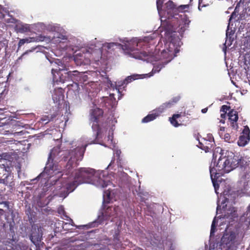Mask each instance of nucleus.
<instances>
[{
	"instance_id": "nucleus-31",
	"label": "nucleus",
	"mask_w": 250,
	"mask_h": 250,
	"mask_svg": "<svg viewBox=\"0 0 250 250\" xmlns=\"http://www.w3.org/2000/svg\"><path fill=\"white\" fill-rule=\"evenodd\" d=\"M215 218L213 219L210 229V235H213L215 231Z\"/></svg>"
},
{
	"instance_id": "nucleus-8",
	"label": "nucleus",
	"mask_w": 250,
	"mask_h": 250,
	"mask_svg": "<svg viewBox=\"0 0 250 250\" xmlns=\"http://www.w3.org/2000/svg\"><path fill=\"white\" fill-rule=\"evenodd\" d=\"M65 74L64 79L60 76V81L64 83L65 81L71 80L73 82V84H72V87H74L75 89L77 90L79 88V84L78 83L74 82V81H78L80 78V73L77 70L75 71H69L64 73Z\"/></svg>"
},
{
	"instance_id": "nucleus-22",
	"label": "nucleus",
	"mask_w": 250,
	"mask_h": 250,
	"mask_svg": "<svg viewBox=\"0 0 250 250\" xmlns=\"http://www.w3.org/2000/svg\"><path fill=\"white\" fill-rule=\"evenodd\" d=\"M224 139L226 142L231 143H233L236 139V138L235 136H231L229 133H225L224 135Z\"/></svg>"
},
{
	"instance_id": "nucleus-45",
	"label": "nucleus",
	"mask_w": 250,
	"mask_h": 250,
	"mask_svg": "<svg viewBox=\"0 0 250 250\" xmlns=\"http://www.w3.org/2000/svg\"><path fill=\"white\" fill-rule=\"evenodd\" d=\"M225 130V127H223V126L221 127L220 128V130L221 131H224Z\"/></svg>"
},
{
	"instance_id": "nucleus-26",
	"label": "nucleus",
	"mask_w": 250,
	"mask_h": 250,
	"mask_svg": "<svg viewBox=\"0 0 250 250\" xmlns=\"http://www.w3.org/2000/svg\"><path fill=\"white\" fill-rule=\"evenodd\" d=\"M30 240L35 244H39V242L41 241V237L40 235H34L33 233H32L30 236Z\"/></svg>"
},
{
	"instance_id": "nucleus-23",
	"label": "nucleus",
	"mask_w": 250,
	"mask_h": 250,
	"mask_svg": "<svg viewBox=\"0 0 250 250\" xmlns=\"http://www.w3.org/2000/svg\"><path fill=\"white\" fill-rule=\"evenodd\" d=\"M16 29L18 32L23 33L27 32L29 30V27L23 24H17L16 25Z\"/></svg>"
},
{
	"instance_id": "nucleus-44",
	"label": "nucleus",
	"mask_w": 250,
	"mask_h": 250,
	"mask_svg": "<svg viewBox=\"0 0 250 250\" xmlns=\"http://www.w3.org/2000/svg\"><path fill=\"white\" fill-rule=\"evenodd\" d=\"M53 250H65L63 248H61L60 247H56Z\"/></svg>"
},
{
	"instance_id": "nucleus-17",
	"label": "nucleus",
	"mask_w": 250,
	"mask_h": 250,
	"mask_svg": "<svg viewBox=\"0 0 250 250\" xmlns=\"http://www.w3.org/2000/svg\"><path fill=\"white\" fill-rule=\"evenodd\" d=\"M159 116V114L156 112L148 114L142 119V123H146L155 119Z\"/></svg>"
},
{
	"instance_id": "nucleus-11",
	"label": "nucleus",
	"mask_w": 250,
	"mask_h": 250,
	"mask_svg": "<svg viewBox=\"0 0 250 250\" xmlns=\"http://www.w3.org/2000/svg\"><path fill=\"white\" fill-rule=\"evenodd\" d=\"M64 90L62 88L55 89L52 95V99L55 103H56L58 106L62 104L64 102Z\"/></svg>"
},
{
	"instance_id": "nucleus-51",
	"label": "nucleus",
	"mask_w": 250,
	"mask_h": 250,
	"mask_svg": "<svg viewBox=\"0 0 250 250\" xmlns=\"http://www.w3.org/2000/svg\"><path fill=\"white\" fill-rule=\"evenodd\" d=\"M220 122H221L222 123H223V124H224V123H225V120H221L220 121Z\"/></svg>"
},
{
	"instance_id": "nucleus-35",
	"label": "nucleus",
	"mask_w": 250,
	"mask_h": 250,
	"mask_svg": "<svg viewBox=\"0 0 250 250\" xmlns=\"http://www.w3.org/2000/svg\"><path fill=\"white\" fill-rule=\"evenodd\" d=\"M50 119H49L48 116H44L41 119V121L42 124H46L48 122L50 121Z\"/></svg>"
},
{
	"instance_id": "nucleus-32",
	"label": "nucleus",
	"mask_w": 250,
	"mask_h": 250,
	"mask_svg": "<svg viewBox=\"0 0 250 250\" xmlns=\"http://www.w3.org/2000/svg\"><path fill=\"white\" fill-rule=\"evenodd\" d=\"M136 79V78H135L134 76H128L124 80V83L127 84V83H130L133 80H135Z\"/></svg>"
},
{
	"instance_id": "nucleus-7",
	"label": "nucleus",
	"mask_w": 250,
	"mask_h": 250,
	"mask_svg": "<svg viewBox=\"0 0 250 250\" xmlns=\"http://www.w3.org/2000/svg\"><path fill=\"white\" fill-rule=\"evenodd\" d=\"M238 234L233 231L225 233L221 240V246L226 248V250H236L238 243L237 240Z\"/></svg>"
},
{
	"instance_id": "nucleus-6",
	"label": "nucleus",
	"mask_w": 250,
	"mask_h": 250,
	"mask_svg": "<svg viewBox=\"0 0 250 250\" xmlns=\"http://www.w3.org/2000/svg\"><path fill=\"white\" fill-rule=\"evenodd\" d=\"M104 111L102 109L95 108L91 110L90 113V121L92 122V128L95 132L96 138H97L101 135L104 131H106L107 128L105 126L103 129L100 127L99 122L100 119L103 117Z\"/></svg>"
},
{
	"instance_id": "nucleus-50",
	"label": "nucleus",
	"mask_w": 250,
	"mask_h": 250,
	"mask_svg": "<svg viewBox=\"0 0 250 250\" xmlns=\"http://www.w3.org/2000/svg\"><path fill=\"white\" fill-rule=\"evenodd\" d=\"M248 211H250V205L248 207Z\"/></svg>"
},
{
	"instance_id": "nucleus-47",
	"label": "nucleus",
	"mask_w": 250,
	"mask_h": 250,
	"mask_svg": "<svg viewBox=\"0 0 250 250\" xmlns=\"http://www.w3.org/2000/svg\"><path fill=\"white\" fill-rule=\"evenodd\" d=\"M0 18H4V15L3 14L0 13Z\"/></svg>"
},
{
	"instance_id": "nucleus-3",
	"label": "nucleus",
	"mask_w": 250,
	"mask_h": 250,
	"mask_svg": "<svg viewBox=\"0 0 250 250\" xmlns=\"http://www.w3.org/2000/svg\"><path fill=\"white\" fill-rule=\"evenodd\" d=\"M87 144L81 147H77L73 150H69L67 154L63 157L64 161H68L66 166L68 170V173L70 172L71 169L76 167L79 165V162L82 160Z\"/></svg>"
},
{
	"instance_id": "nucleus-34",
	"label": "nucleus",
	"mask_w": 250,
	"mask_h": 250,
	"mask_svg": "<svg viewBox=\"0 0 250 250\" xmlns=\"http://www.w3.org/2000/svg\"><path fill=\"white\" fill-rule=\"evenodd\" d=\"M180 99H181V97L178 95V96L173 97L171 99V100H170V101L173 104H176L177 103H178V102L179 101Z\"/></svg>"
},
{
	"instance_id": "nucleus-53",
	"label": "nucleus",
	"mask_w": 250,
	"mask_h": 250,
	"mask_svg": "<svg viewBox=\"0 0 250 250\" xmlns=\"http://www.w3.org/2000/svg\"><path fill=\"white\" fill-rule=\"evenodd\" d=\"M71 225H72V226H75V225H74L73 222H72V224Z\"/></svg>"
},
{
	"instance_id": "nucleus-42",
	"label": "nucleus",
	"mask_w": 250,
	"mask_h": 250,
	"mask_svg": "<svg viewBox=\"0 0 250 250\" xmlns=\"http://www.w3.org/2000/svg\"><path fill=\"white\" fill-rule=\"evenodd\" d=\"M208 110V107H206V108L202 109L201 110V112L203 113H206L207 112Z\"/></svg>"
},
{
	"instance_id": "nucleus-52",
	"label": "nucleus",
	"mask_w": 250,
	"mask_h": 250,
	"mask_svg": "<svg viewBox=\"0 0 250 250\" xmlns=\"http://www.w3.org/2000/svg\"><path fill=\"white\" fill-rule=\"evenodd\" d=\"M76 227L78 229H80L81 226H76Z\"/></svg>"
},
{
	"instance_id": "nucleus-1",
	"label": "nucleus",
	"mask_w": 250,
	"mask_h": 250,
	"mask_svg": "<svg viewBox=\"0 0 250 250\" xmlns=\"http://www.w3.org/2000/svg\"><path fill=\"white\" fill-rule=\"evenodd\" d=\"M188 4L181 5L177 6L172 1L168 0L165 3L159 13L161 21H167L169 25L166 30L167 37L170 42L176 43L183 37V35L188 28L190 21L187 18H181L178 15L179 12L186 11L188 9Z\"/></svg>"
},
{
	"instance_id": "nucleus-12",
	"label": "nucleus",
	"mask_w": 250,
	"mask_h": 250,
	"mask_svg": "<svg viewBox=\"0 0 250 250\" xmlns=\"http://www.w3.org/2000/svg\"><path fill=\"white\" fill-rule=\"evenodd\" d=\"M228 119L231 127L237 129L238 127L237 121L238 120V112L234 109H230L228 113Z\"/></svg>"
},
{
	"instance_id": "nucleus-37",
	"label": "nucleus",
	"mask_w": 250,
	"mask_h": 250,
	"mask_svg": "<svg viewBox=\"0 0 250 250\" xmlns=\"http://www.w3.org/2000/svg\"><path fill=\"white\" fill-rule=\"evenodd\" d=\"M161 56L164 58H167L168 56V52L165 50H163L161 52Z\"/></svg>"
},
{
	"instance_id": "nucleus-29",
	"label": "nucleus",
	"mask_w": 250,
	"mask_h": 250,
	"mask_svg": "<svg viewBox=\"0 0 250 250\" xmlns=\"http://www.w3.org/2000/svg\"><path fill=\"white\" fill-rule=\"evenodd\" d=\"M176 118H173V117L169 118V121L170 123L175 127H178L180 125V124L178 123V121Z\"/></svg>"
},
{
	"instance_id": "nucleus-19",
	"label": "nucleus",
	"mask_w": 250,
	"mask_h": 250,
	"mask_svg": "<svg viewBox=\"0 0 250 250\" xmlns=\"http://www.w3.org/2000/svg\"><path fill=\"white\" fill-rule=\"evenodd\" d=\"M242 222L245 223L246 226H250V211H247L240 218Z\"/></svg>"
},
{
	"instance_id": "nucleus-10",
	"label": "nucleus",
	"mask_w": 250,
	"mask_h": 250,
	"mask_svg": "<svg viewBox=\"0 0 250 250\" xmlns=\"http://www.w3.org/2000/svg\"><path fill=\"white\" fill-rule=\"evenodd\" d=\"M250 130L248 126H246L244 128L242 135H240L237 142V144L240 146H245L250 140Z\"/></svg>"
},
{
	"instance_id": "nucleus-24",
	"label": "nucleus",
	"mask_w": 250,
	"mask_h": 250,
	"mask_svg": "<svg viewBox=\"0 0 250 250\" xmlns=\"http://www.w3.org/2000/svg\"><path fill=\"white\" fill-rule=\"evenodd\" d=\"M111 200L110 198V191L109 190L104 192V195L103 204H108Z\"/></svg>"
},
{
	"instance_id": "nucleus-39",
	"label": "nucleus",
	"mask_w": 250,
	"mask_h": 250,
	"mask_svg": "<svg viewBox=\"0 0 250 250\" xmlns=\"http://www.w3.org/2000/svg\"><path fill=\"white\" fill-rule=\"evenodd\" d=\"M172 116L173 117V118L177 119V118H180L181 116V114H173L172 115Z\"/></svg>"
},
{
	"instance_id": "nucleus-48",
	"label": "nucleus",
	"mask_w": 250,
	"mask_h": 250,
	"mask_svg": "<svg viewBox=\"0 0 250 250\" xmlns=\"http://www.w3.org/2000/svg\"><path fill=\"white\" fill-rule=\"evenodd\" d=\"M233 15H234V13H232V14L231 15V16H230V18H229V21H231L232 17L233 16Z\"/></svg>"
},
{
	"instance_id": "nucleus-43",
	"label": "nucleus",
	"mask_w": 250,
	"mask_h": 250,
	"mask_svg": "<svg viewBox=\"0 0 250 250\" xmlns=\"http://www.w3.org/2000/svg\"><path fill=\"white\" fill-rule=\"evenodd\" d=\"M227 113H223L221 114V117L223 119L225 118Z\"/></svg>"
},
{
	"instance_id": "nucleus-27",
	"label": "nucleus",
	"mask_w": 250,
	"mask_h": 250,
	"mask_svg": "<svg viewBox=\"0 0 250 250\" xmlns=\"http://www.w3.org/2000/svg\"><path fill=\"white\" fill-rule=\"evenodd\" d=\"M164 1H165V0H157L156 5H157V8L158 13H161V12H162L161 11V9L162 5L164 2Z\"/></svg>"
},
{
	"instance_id": "nucleus-46",
	"label": "nucleus",
	"mask_w": 250,
	"mask_h": 250,
	"mask_svg": "<svg viewBox=\"0 0 250 250\" xmlns=\"http://www.w3.org/2000/svg\"><path fill=\"white\" fill-rule=\"evenodd\" d=\"M4 42H4L3 44H4V45H5L6 48L7 47V43H8V42H7V41L6 40L4 41Z\"/></svg>"
},
{
	"instance_id": "nucleus-49",
	"label": "nucleus",
	"mask_w": 250,
	"mask_h": 250,
	"mask_svg": "<svg viewBox=\"0 0 250 250\" xmlns=\"http://www.w3.org/2000/svg\"><path fill=\"white\" fill-rule=\"evenodd\" d=\"M2 165L4 166V168H5V171H8V170H7V168H6V167H5V166H4V165H3V164Z\"/></svg>"
},
{
	"instance_id": "nucleus-16",
	"label": "nucleus",
	"mask_w": 250,
	"mask_h": 250,
	"mask_svg": "<svg viewBox=\"0 0 250 250\" xmlns=\"http://www.w3.org/2000/svg\"><path fill=\"white\" fill-rule=\"evenodd\" d=\"M58 67L56 68H52L51 70V72L53 75H54L55 73H57L59 76H62L63 74H62L61 76H60V73L61 71L65 70L66 69H65V66L64 65V64L61 61H59V63H58Z\"/></svg>"
},
{
	"instance_id": "nucleus-15",
	"label": "nucleus",
	"mask_w": 250,
	"mask_h": 250,
	"mask_svg": "<svg viewBox=\"0 0 250 250\" xmlns=\"http://www.w3.org/2000/svg\"><path fill=\"white\" fill-rule=\"evenodd\" d=\"M55 157V153H54V149H52L50 152L47 162L46 164V168H49L50 169L53 170L54 168L53 160Z\"/></svg>"
},
{
	"instance_id": "nucleus-5",
	"label": "nucleus",
	"mask_w": 250,
	"mask_h": 250,
	"mask_svg": "<svg viewBox=\"0 0 250 250\" xmlns=\"http://www.w3.org/2000/svg\"><path fill=\"white\" fill-rule=\"evenodd\" d=\"M139 43V42L134 40L125 45V49L129 51V56L136 59L152 61V60L151 59L152 55L151 53L144 51H140L136 48V47H137Z\"/></svg>"
},
{
	"instance_id": "nucleus-25",
	"label": "nucleus",
	"mask_w": 250,
	"mask_h": 250,
	"mask_svg": "<svg viewBox=\"0 0 250 250\" xmlns=\"http://www.w3.org/2000/svg\"><path fill=\"white\" fill-rule=\"evenodd\" d=\"M115 208L112 207H108L104 211V215L106 216V219L110 216L114 215L113 212L114 211Z\"/></svg>"
},
{
	"instance_id": "nucleus-55",
	"label": "nucleus",
	"mask_w": 250,
	"mask_h": 250,
	"mask_svg": "<svg viewBox=\"0 0 250 250\" xmlns=\"http://www.w3.org/2000/svg\"><path fill=\"white\" fill-rule=\"evenodd\" d=\"M249 84H250V80H249Z\"/></svg>"
},
{
	"instance_id": "nucleus-9",
	"label": "nucleus",
	"mask_w": 250,
	"mask_h": 250,
	"mask_svg": "<svg viewBox=\"0 0 250 250\" xmlns=\"http://www.w3.org/2000/svg\"><path fill=\"white\" fill-rule=\"evenodd\" d=\"M197 140L199 141V145H197L198 147L206 152H208L213 146L214 141L213 139L211 137H209L208 140L204 138H202L201 140L198 138Z\"/></svg>"
},
{
	"instance_id": "nucleus-14",
	"label": "nucleus",
	"mask_w": 250,
	"mask_h": 250,
	"mask_svg": "<svg viewBox=\"0 0 250 250\" xmlns=\"http://www.w3.org/2000/svg\"><path fill=\"white\" fill-rule=\"evenodd\" d=\"M121 151L120 150H116L114 153V158L111 160L110 164L108 166V167L110 168L112 165L114 163L115 159H116V163L118 167H123V162L122 158L120 157Z\"/></svg>"
},
{
	"instance_id": "nucleus-21",
	"label": "nucleus",
	"mask_w": 250,
	"mask_h": 250,
	"mask_svg": "<svg viewBox=\"0 0 250 250\" xmlns=\"http://www.w3.org/2000/svg\"><path fill=\"white\" fill-rule=\"evenodd\" d=\"M97 182V186H99L102 188L106 187L109 185V184H110V182L109 181H106L105 180L102 179L100 177L98 178Z\"/></svg>"
},
{
	"instance_id": "nucleus-38",
	"label": "nucleus",
	"mask_w": 250,
	"mask_h": 250,
	"mask_svg": "<svg viewBox=\"0 0 250 250\" xmlns=\"http://www.w3.org/2000/svg\"><path fill=\"white\" fill-rule=\"evenodd\" d=\"M26 40V42H30L34 41L33 38H29L25 39Z\"/></svg>"
},
{
	"instance_id": "nucleus-54",
	"label": "nucleus",
	"mask_w": 250,
	"mask_h": 250,
	"mask_svg": "<svg viewBox=\"0 0 250 250\" xmlns=\"http://www.w3.org/2000/svg\"><path fill=\"white\" fill-rule=\"evenodd\" d=\"M57 41H58V42H61V40H60L59 39L57 40Z\"/></svg>"
},
{
	"instance_id": "nucleus-36",
	"label": "nucleus",
	"mask_w": 250,
	"mask_h": 250,
	"mask_svg": "<svg viewBox=\"0 0 250 250\" xmlns=\"http://www.w3.org/2000/svg\"><path fill=\"white\" fill-rule=\"evenodd\" d=\"M25 43H26V40L24 39H21L19 42V47L23 45Z\"/></svg>"
},
{
	"instance_id": "nucleus-40",
	"label": "nucleus",
	"mask_w": 250,
	"mask_h": 250,
	"mask_svg": "<svg viewBox=\"0 0 250 250\" xmlns=\"http://www.w3.org/2000/svg\"><path fill=\"white\" fill-rule=\"evenodd\" d=\"M14 21H15V19H9V20H6V21L7 23H9V22L14 23Z\"/></svg>"
},
{
	"instance_id": "nucleus-4",
	"label": "nucleus",
	"mask_w": 250,
	"mask_h": 250,
	"mask_svg": "<svg viewBox=\"0 0 250 250\" xmlns=\"http://www.w3.org/2000/svg\"><path fill=\"white\" fill-rule=\"evenodd\" d=\"M95 170L89 167H80L73 172L74 179L78 184L90 183L97 178Z\"/></svg>"
},
{
	"instance_id": "nucleus-2",
	"label": "nucleus",
	"mask_w": 250,
	"mask_h": 250,
	"mask_svg": "<svg viewBox=\"0 0 250 250\" xmlns=\"http://www.w3.org/2000/svg\"><path fill=\"white\" fill-rule=\"evenodd\" d=\"M240 159L233 152L228 151L226 155L221 154V156L216 164L215 161H212L209 172L210 177L216 193L219 188L217 179L226 173H229L235 168L239 164Z\"/></svg>"
},
{
	"instance_id": "nucleus-41",
	"label": "nucleus",
	"mask_w": 250,
	"mask_h": 250,
	"mask_svg": "<svg viewBox=\"0 0 250 250\" xmlns=\"http://www.w3.org/2000/svg\"><path fill=\"white\" fill-rule=\"evenodd\" d=\"M57 38L61 39V40H66V38L65 36L61 35L60 36H58Z\"/></svg>"
},
{
	"instance_id": "nucleus-18",
	"label": "nucleus",
	"mask_w": 250,
	"mask_h": 250,
	"mask_svg": "<svg viewBox=\"0 0 250 250\" xmlns=\"http://www.w3.org/2000/svg\"><path fill=\"white\" fill-rule=\"evenodd\" d=\"M169 61V60H167L164 62H159L158 64H155L152 69V72L154 73L159 72L162 68L165 67Z\"/></svg>"
},
{
	"instance_id": "nucleus-30",
	"label": "nucleus",
	"mask_w": 250,
	"mask_h": 250,
	"mask_svg": "<svg viewBox=\"0 0 250 250\" xmlns=\"http://www.w3.org/2000/svg\"><path fill=\"white\" fill-rule=\"evenodd\" d=\"M230 109V106L227 105H223L221 106L220 111L223 113H227V111H229Z\"/></svg>"
},
{
	"instance_id": "nucleus-28",
	"label": "nucleus",
	"mask_w": 250,
	"mask_h": 250,
	"mask_svg": "<svg viewBox=\"0 0 250 250\" xmlns=\"http://www.w3.org/2000/svg\"><path fill=\"white\" fill-rule=\"evenodd\" d=\"M208 0H201V1L199 3V9L200 10L201 7H206L209 5V3L211 2L210 1L208 2Z\"/></svg>"
},
{
	"instance_id": "nucleus-13",
	"label": "nucleus",
	"mask_w": 250,
	"mask_h": 250,
	"mask_svg": "<svg viewBox=\"0 0 250 250\" xmlns=\"http://www.w3.org/2000/svg\"><path fill=\"white\" fill-rule=\"evenodd\" d=\"M238 217L237 210L234 207H230L224 213L223 217H221L220 218H224L229 219V222H230L234 220L235 218Z\"/></svg>"
},
{
	"instance_id": "nucleus-33",
	"label": "nucleus",
	"mask_w": 250,
	"mask_h": 250,
	"mask_svg": "<svg viewBox=\"0 0 250 250\" xmlns=\"http://www.w3.org/2000/svg\"><path fill=\"white\" fill-rule=\"evenodd\" d=\"M173 105H174L171 102V101L170 100H169L168 102H166L165 103L163 104L162 105V106L164 108H166L170 107L171 106H172Z\"/></svg>"
},
{
	"instance_id": "nucleus-20",
	"label": "nucleus",
	"mask_w": 250,
	"mask_h": 250,
	"mask_svg": "<svg viewBox=\"0 0 250 250\" xmlns=\"http://www.w3.org/2000/svg\"><path fill=\"white\" fill-rule=\"evenodd\" d=\"M80 185L78 182H76L75 179L72 182H70L66 185V189L67 191L69 192H72L78 186Z\"/></svg>"
},
{
	"instance_id": "nucleus-56",
	"label": "nucleus",
	"mask_w": 250,
	"mask_h": 250,
	"mask_svg": "<svg viewBox=\"0 0 250 250\" xmlns=\"http://www.w3.org/2000/svg\"><path fill=\"white\" fill-rule=\"evenodd\" d=\"M192 0H190V3H191Z\"/></svg>"
}]
</instances>
